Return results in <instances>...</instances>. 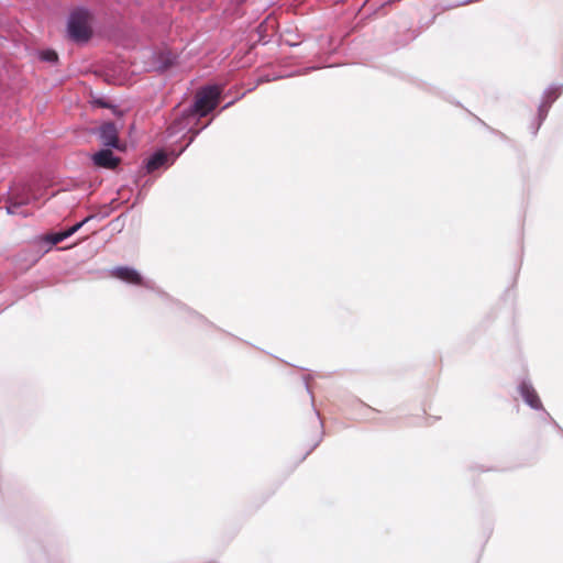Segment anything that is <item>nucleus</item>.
<instances>
[{
    "label": "nucleus",
    "instance_id": "nucleus-10",
    "mask_svg": "<svg viewBox=\"0 0 563 563\" xmlns=\"http://www.w3.org/2000/svg\"><path fill=\"white\" fill-rule=\"evenodd\" d=\"M40 59L43 62L54 64L58 60V55L53 49H45V51L41 52Z\"/></svg>",
    "mask_w": 563,
    "mask_h": 563
},
{
    "label": "nucleus",
    "instance_id": "nucleus-5",
    "mask_svg": "<svg viewBox=\"0 0 563 563\" xmlns=\"http://www.w3.org/2000/svg\"><path fill=\"white\" fill-rule=\"evenodd\" d=\"M100 139L103 145L119 147V132L114 123L106 122L100 128Z\"/></svg>",
    "mask_w": 563,
    "mask_h": 563
},
{
    "label": "nucleus",
    "instance_id": "nucleus-13",
    "mask_svg": "<svg viewBox=\"0 0 563 563\" xmlns=\"http://www.w3.org/2000/svg\"><path fill=\"white\" fill-rule=\"evenodd\" d=\"M163 57H164V60H163V65L161 66L162 70H165L175 64L176 56L174 54L167 53Z\"/></svg>",
    "mask_w": 563,
    "mask_h": 563
},
{
    "label": "nucleus",
    "instance_id": "nucleus-4",
    "mask_svg": "<svg viewBox=\"0 0 563 563\" xmlns=\"http://www.w3.org/2000/svg\"><path fill=\"white\" fill-rule=\"evenodd\" d=\"M221 90L217 86L203 88L196 96L195 110L200 117L207 115L219 103Z\"/></svg>",
    "mask_w": 563,
    "mask_h": 563
},
{
    "label": "nucleus",
    "instance_id": "nucleus-3",
    "mask_svg": "<svg viewBox=\"0 0 563 563\" xmlns=\"http://www.w3.org/2000/svg\"><path fill=\"white\" fill-rule=\"evenodd\" d=\"M92 217H87L81 222H78L77 224L73 225L68 230L62 231V232H55V233H47L40 238H37V254H46L52 250V247L59 242L64 241L65 239L73 235L75 232H77L86 222H88Z\"/></svg>",
    "mask_w": 563,
    "mask_h": 563
},
{
    "label": "nucleus",
    "instance_id": "nucleus-12",
    "mask_svg": "<svg viewBox=\"0 0 563 563\" xmlns=\"http://www.w3.org/2000/svg\"><path fill=\"white\" fill-rule=\"evenodd\" d=\"M92 103L99 108H110L112 109L114 114L121 115V111H119L115 107H112L109 102H107L104 99H93Z\"/></svg>",
    "mask_w": 563,
    "mask_h": 563
},
{
    "label": "nucleus",
    "instance_id": "nucleus-14",
    "mask_svg": "<svg viewBox=\"0 0 563 563\" xmlns=\"http://www.w3.org/2000/svg\"><path fill=\"white\" fill-rule=\"evenodd\" d=\"M560 96V89L559 88H551L548 92H547V101L545 103H551L553 102L558 97Z\"/></svg>",
    "mask_w": 563,
    "mask_h": 563
},
{
    "label": "nucleus",
    "instance_id": "nucleus-15",
    "mask_svg": "<svg viewBox=\"0 0 563 563\" xmlns=\"http://www.w3.org/2000/svg\"><path fill=\"white\" fill-rule=\"evenodd\" d=\"M545 107H547V104H542V106L540 107V114H542V112H543V111H545V110H544V108H545Z\"/></svg>",
    "mask_w": 563,
    "mask_h": 563
},
{
    "label": "nucleus",
    "instance_id": "nucleus-16",
    "mask_svg": "<svg viewBox=\"0 0 563 563\" xmlns=\"http://www.w3.org/2000/svg\"><path fill=\"white\" fill-rule=\"evenodd\" d=\"M21 256H22V254H18L16 261H20Z\"/></svg>",
    "mask_w": 563,
    "mask_h": 563
},
{
    "label": "nucleus",
    "instance_id": "nucleus-7",
    "mask_svg": "<svg viewBox=\"0 0 563 563\" xmlns=\"http://www.w3.org/2000/svg\"><path fill=\"white\" fill-rule=\"evenodd\" d=\"M92 161L96 166L112 169L118 166L120 159L115 157L111 150H101L97 152Z\"/></svg>",
    "mask_w": 563,
    "mask_h": 563
},
{
    "label": "nucleus",
    "instance_id": "nucleus-6",
    "mask_svg": "<svg viewBox=\"0 0 563 563\" xmlns=\"http://www.w3.org/2000/svg\"><path fill=\"white\" fill-rule=\"evenodd\" d=\"M112 275L114 277H117L125 283L132 284V285H137V286L143 285L142 276L139 274L137 271H135L134 268H131V267H126V266L115 267L112 272Z\"/></svg>",
    "mask_w": 563,
    "mask_h": 563
},
{
    "label": "nucleus",
    "instance_id": "nucleus-11",
    "mask_svg": "<svg viewBox=\"0 0 563 563\" xmlns=\"http://www.w3.org/2000/svg\"><path fill=\"white\" fill-rule=\"evenodd\" d=\"M23 261L25 262V264H19V268L21 271L22 269H27V268L32 267L35 264V254L32 251L27 252V254L23 258Z\"/></svg>",
    "mask_w": 563,
    "mask_h": 563
},
{
    "label": "nucleus",
    "instance_id": "nucleus-1",
    "mask_svg": "<svg viewBox=\"0 0 563 563\" xmlns=\"http://www.w3.org/2000/svg\"><path fill=\"white\" fill-rule=\"evenodd\" d=\"M4 208L8 214L26 219L35 211V191L30 184H16L4 198Z\"/></svg>",
    "mask_w": 563,
    "mask_h": 563
},
{
    "label": "nucleus",
    "instance_id": "nucleus-2",
    "mask_svg": "<svg viewBox=\"0 0 563 563\" xmlns=\"http://www.w3.org/2000/svg\"><path fill=\"white\" fill-rule=\"evenodd\" d=\"M92 14L84 9L77 8L69 14L67 31L69 37L76 42H86L92 34Z\"/></svg>",
    "mask_w": 563,
    "mask_h": 563
},
{
    "label": "nucleus",
    "instance_id": "nucleus-8",
    "mask_svg": "<svg viewBox=\"0 0 563 563\" xmlns=\"http://www.w3.org/2000/svg\"><path fill=\"white\" fill-rule=\"evenodd\" d=\"M520 394L525 401L533 409H540L542 407L541 400L534 390V388L528 384L522 383L520 385Z\"/></svg>",
    "mask_w": 563,
    "mask_h": 563
},
{
    "label": "nucleus",
    "instance_id": "nucleus-9",
    "mask_svg": "<svg viewBox=\"0 0 563 563\" xmlns=\"http://www.w3.org/2000/svg\"><path fill=\"white\" fill-rule=\"evenodd\" d=\"M166 162V155L162 152L155 153L152 157L148 158L146 163V169L148 173H152L158 169Z\"/></svg>",
    "mask_w": 563,
    "mask_h": 563
}]
</instances>
